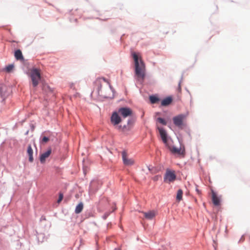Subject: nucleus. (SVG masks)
<instances>
[{"instance_id": "2eb2a0df", "label": "nucleus", "mask_w": 250, "mask_h": 250, "mask_svg": "<svg viewBox=\"0 0 250 250\" xmlns=\"http://www.w3.org/2000/svg\"><path fill=\"white\" fill-rule=\"evenodd\" d=\"M172 101V98L171 97H167L164 99L161 102V105L162 106H167L169 105Z\"/></svg>"}, {"instance_id": "1a4fd4ad", "label": "nucleus", "mask_w": 250, "mask_h": 250, "mask_svg": "<svg viewBox=\"0 0 250 250\" xmlns=\"http://www.w3.org/2000/svg\"><path fill=\"white\" fill-rule=\"evenodd\" d=\"M157 129H158L159 131L160 135L161 136V137L162 139L163 142L164 144H165L166 145H167V134L165 129H164L162 127H160L159 126H157Z\"/></svg>"}, {"instance_id": "ddd939ff", "label": "nucleus", "mask_w": 250, "mask_h": 250, "mask_svg": "<svg viewBox=\"0 0 250 250\" xmlns=\"http://www.w3.org/2000/svg\"><path fill=\"white\" fill-rule=\"evenodd\" d=\"M0 95L3 98L7 96V87L6 86L2 85L0 86Z\"/></svg>"}, {"instance_id": "a878e982", "label": "nucleus", "mask_w": 250, "mask_h": 250, "mask_svg": "<svg viewBox=\"0 0 250 250\" xmlns=\"http://www.w3.org/2000/svg\"><path fill=\"white\" fill-rule=\"evenodd\" d=\"M181 82H180L179 83V85H178V90H179V91H181Z\"/></svg>"}, {"instance_id": "39448f33", "label": "nucleus", "mask_w": 250, "mask_h": 250, "mask_svg": "<svg viewBox=\"0 0 250 250\" xmlns=\"http://www.w3.org/2000/svg\"><path fill=\"white\" fill-rule=\"evenodd\" d=\"M186 114H181L173 118L174 124L177 127L181 128L184 125V122L187 118Z\"/></svg>"}, {"instance_id": "4468645a", "label": "nucleus", "mask_w": 250, "mask_h": 250, "mask_svg": "<svg viewBox=\"0 0 250 250\" xmlns=\"http://www.w3.org/2000/svg\"><path fill=\"white\" fill-rule=\"evenodd\" d=\"M212 201L214 205L218 206L220 205V199L213 191L212 192Z\"/></svg>"}, {"instance_id": "6e6552de", "label": "nucleus", "mask_w": 250, "mask_h": 250, "mask_svg": "<svg viewBox=\"0 0 250 250\" xmlns=\"http://www.w3.org/2000/svg\"><path fill=\"white\" fill-rule=\"evenodd\" d=\"M118 113L121 114L124 118H126L130 116L132 111L131 109L128 107H122L119 109Z\"/></svg>"}, {"instance_id": "9d476101", "label": "nucleus", "mask_w": 250, "mask_h": 250, "mask_svg": "<svg viewBox=\"0 0 250 250\" xmlns=\"http://www.w3.org/2000/svg\"><path fill=\"white\" fill-rule=\"evenodd\" d=\"M144 217L148 220L152 219L156 215V212L154 210H150L148 212H142Z\"/></svg>"}, {"instance_id": "9b49d317", "label": "nucleus", "mask_w": 250, "mask_h": 250, "mask_svg": "<svg viewBox=\"0 0 250 250\" xmlns=\"http://www.w3.org/2000/svg\"><path fill=\"white\" fill-rule=\"evenodd\" d=\"M169 149L172 153L174 154H178L180 155H184L185 154V149L182 148L181 147L178 148L174 146L172 147L169 146Z\"/></svg>"}, {"instance_id": "412c9836", "label": "nucleus", "mask_w": 250, "mask_h": 250, "mask_svg": "<svg viewBox=\"0 0 250 250\" xmlns=\"http://www.w3.org/2000/svg\"><path fill=\"white\" fill-rule=\"evenodd\" d=\"M13 68H14V65L13 64H9L5 68V70L7 72H10L13 70Z\"/></svg>"}, {"instance_id": "bb28decb", "label": "nucleus", "mask_w": 250, "mask_h": 250, "mask_svg": "<svg viewBox=\"0 0 250 250\" xmlns=\"http://www.w3.org/2000/svg\"><path fill=\"white\" fill-rule=\"evenodd\" d=\"M158 178H159V176H155V177L153 178V180H154V181H157V180L158 179Z\"/></svg>"}, {"instance_id": "b1692460", "label": "nucleus", "mask_w": 250, "mask_h": 250, "mask_svg": "<svg viewBox=\"0 0 250 250\" xmlns=\"http://www.w3.org/2000/svg\"><path fill=\"white\" fill-rule=\"evenodd\" d=\"M63 199V194L62 193H60L59 195V197L58 200V203H60Z\"/></svg>"}, {"instance_id": "f257e3e1", "label": "nucleus", "mask_w": 250, "mask_h": 250, "mask_svg": "<svg viewBox=\"0 0 250 250\" xmlns=\"http://www.w3.org/2000/svg\"><path fill=\"white\" fill-rule=\"evenodd\" d=\"M132 56L135 62V74L138 78L143 81L145 77V64L142 61L139 53L134 52L132 53Z\"/></svg>"}, {"instance_id": "6ab92c4d", "label": "nucleus", "mask_w": 250, "mask_h": 250, "mask_svg": "<svg viewBox=\"0 0 250 250\" xmlns=\"http://www.w3.org/2000/svg\"><path fill=\"white\" fill-rule=\"evenodd\" d=\"M183 190L181 189H179L177 191V195H176V199L177 200L180 201L182 199L183 197Z\"/></svg>"}, {"instance_id": "423d86ee", "label": "nucleus", "mask_w": 250, "mask_h": 250, "mask_svg": "<svg viewBox=\"0 0 250 250\" xmlns=\"http://www.w3.org/2000/svg\"><path fill=\"white\" fill-rule=\"evenodd\" d=\"M122 155L124 165L127 166H131L134 164V160L132 158H129L126 152L123 151Z\"/></svg>"}, {"instance_id": "7ed1b4c3", "label": "nucleus", "mask_w": 250, "mask_h": 250, "mask_svg": "<svg viewBox=\"0 0 250 250\" xmlns=\"http://www.w3.org/2000/svg\"><path fill=\"white\" fill-rule=\"evenodd\" d=\"M29 76L31 79L33 86L37 87L41 79V69L35 67L31 68L29 70Z\"/></svg>"}, {"instance_id": "a211bd4d", "label": "nucleus", "mask_w": 250, "mask_h": 250, "mask_svg": "<svg viewBox=\"0 0 250 250\" xmlns=\"http://www.w3.org/2000/svg\"><path fill=\"white\" fill-rule=\"evenodd\" d=\"M83 205L82 202L80 203L76 207L75 212L76 213H80L83 209Z\"/></svg>"}, {"instance_id": "0eeeda50", "label": "nucleus", "mask_w": 250, "mask_h": 250, "mask_svg": "<svg viewBox=\"0 0 250 250\" xmlns=\"http://www.w3.org/2000/svg\"><path fill=\"white\" fill-rule=\"evenodd\" d=\"M110 121L111 123L114 126H117L121 122L122 119L118 113L114 112L111 115Z\"/></svg>"}, {"instance_id": "f3484780", "label": "nucleus", "mask_w": 250, "mask_h": 250, "mask_svg": "<svg viewBox=\"0 0 250 250\" xmlns=\"http://www.w3.org/2000/svg\"><path fill=\"white\" fill-rule=\"evenodd\" d=\"M15 57L17 60H22L23 57L22 54V52L20 50H17L15 52Z\"/></svg>"}, {"instance_id": "f03ea898", "label": "nucleus", "mask_w": 250, "mask_h": 250, "mask_svg": "<svg viewBox=\"0 0 250 250\" xmlns=\"http://www.w3.org/2000/svg\"><path fill=\"white\" fill-rule=\"evenodd\" d=\"M95 83L98 86L99 95L104 98L109 97L107 92L112 88L109 81L104 78H100L96 80Z\"/></svg>"}, {"instance_id": "cd10ccee", "label": "nucleus", "mask_w": 250, "mask_h": 250, "mask_svg": "<svg viewBox=\"0 0 250 250\" xmlns=\"http://www.w3.org/2000/svg\"><path fill=\"white\" fill-rule=\"evenodd\" d=\"M196 191L199 194L200 193L199 190L198 189H196Z\"/></svg>"}, {"instance_id": "4be33fe9", "label": "nucleus", "mask_w": 250, "mask_h": 250, "mask_svg": "<svg viewBox=\"0 0 250 250\" xmlns=\"http://www.w3.org/2000/svg\"><path fill=\"white\" fill-rule=\"evenodd\" d=\"M116 128L120 131H125L126 128L125 125L122 126V125H118L116 127Z\"/></svg>"}, {"instance_id": "393cba45", "label": "nucleus", "mask_w": 250, "mask_h": 250, "mask_svg": "<svg viewBox=\"0 0 250 250\" xmlns=\"http://www.w3.org/2000/svg\"><path fill=\"white\" fill-rule=\"evenodd\" d=\"M49 141V138L47 137H43L42 139V141L43 143H46Z\"/></svg>"}, {"instance_id": "f8f14e48", "label": "nucleus", "mask_w": 250, "mask_h": 250, "mask_svg": "<svg viewBox=\"0 0 250 250\" xmlns=\"http://www.w3.org/2000/svg\"><path fill=\"white\" fill-rule=\"evenodd\" d=\"M51 149L49 148L45 152L41 154L40 156V161L42 163H44L45 162L46 159L51 154Z\"/></svg>"}, {"instance_id": "20e7f679", "label": "nucleus", "mask_w": 250, "mask_h": 250, "mask_svg": "<svg viewBox=\"0 0 250 250\" xmlns=\"http://www.w3.org/2000/svg\"><path fill=\"white\" fill-rule=\"evenodd\" d=\"M176 179V176L174 170L167 169L164 177V181L166 183H172Z\"/></svg>"}, {"instance_id": "dca6fc26", "label": "nucleus", "mask_w": 250, "mask_h": 250, "mask_svg": "<svg viewBox=\"0 0 250 250\" xmlns=\"http://www.w3.org/2000/svg\"><path fill=\"white\" fill-rule=\"evenodd\" d=\"M27 153L29 156V161L30 162H32L33 161V151L31 145H28L27 147Z\"/></svg>"}, {"instance_id": "aec40b11", "label": "nucleus", "mask_w": 250, "mask_h": 250, "mask_svg": "<svg viewBox=\"0 0 250 250\" xmlns=\"http://www.w3.org/2000/svg\"><path fill=\"white\" fill-rule=\"evenodd\" d=\"M149 100L152 104H155L159 101V99L155 96H150Z\"/></svg>"}, {"instance_id": "5701e85b", "label": "nucleus", "mask_w": 250, "mask_h": 250, "mask_svg": "<svg viewBox=\"0 0 250 250\" xmlns=\"http://www.w3.org/2000/svg\"><path fill=\"white\" fill-rule=\"evenodd\" d=\"M157 121L163 125H167V122L164 119H163L162 118H160V117L158 118L157 119Z\"/></svg>"}]
</instances>
